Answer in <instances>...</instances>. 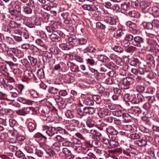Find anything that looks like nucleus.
I'll return each instance as SVG.
<instances>
[{
    "instance_id": "1",
    "label": "nucleus",
    "mask_w": 159,
    "mask_h": 159,
    "mask_svg": "<svg viewBox=\"0 0 159 159\" xmlns=\"http://www.w3.org/2000/svg\"><path fill=\"white\" fill-rule=\"evenodd\" d=\"M134 80L132 77H127L121 80L118 86L122 89H129L130 85L134 84Z\"/></svg>"
},
{
    "instance_id": "2",
    "label": "nucleus",
    "mask_w": 159,
    "mask_h": 159,
    "mask_svg": "<svg viewBox=\"0 0 159 159\" xmlns=\"http://www.w3.org/2000/svg\"><path fill=\"white\" fill-rule=\"evenodd\" d=\"M27 5V6H24L23 7V11L25 14H30L32 13V10L30 7L33 8L34 11H37L39 9L38 5L35 3L33 0H30Z\"/></svg>"
},
{
    "instance_id": "3",
    "label": "nucleus",
    "mask_w": 159,
    "mask_h": 159,
    "mask_svg": "<svg viewBox=\"0 0 159 159\" xmlns=\"http://www.w3.org/2000/svg\"><path fill=\"white\" fill-rule=\"evenodd\" d=\"M129 100L132 104H137L142 102L144 99V97L140 93L132 94Z\"/></svg>"
},
{
    "instance_id": "4",
    "label": "nucleus",
    "mask_w": 159,
    "mask_h": 159,
    "mask_svg": "<svg viewBox=\"0 0 159 159\" xmlns=\"http://www.w3.org/2000/svg\"><path fill=\"white\" fill-rule=\"evenodd\" d=\"M4 87L6 89L8 90H11V91L10 92V93L8 94L9 97H11V98H16L18 96V94L17 93L18 92L17 89H15V91H14L13 90L14 89H13V86L11 83L10 82H7L6 84H5L4 85Z\"/></svg>"
},
{
    "instance_id": "5",
    "label": "nucleus",
    "mask_w": 159,
    "mask_h": 159,
    "mask_svg": "<svg viewBox=\"0 0 159 159\" xmlns=\"http://www.w3.org/2000/svg\"><path fill=\"white\" fill-rule=\"evenodd\" d=\"M144 39L142 37L137 36L134 37V40L131 42V44L137 47H144Z\"/></svg>"
},
{
    "instance_id": "6",
    "label": "nucleus",
    "mask_w": 159,
    "mask_h": 159,
    "mask_svg": "<svg viewBox=\"0 0 159 159\" xmlns=\"http://www.w3.org/2000/svg\"><path fill=\"white\" fill-rule=\"evenodd\" d=\"M42 130L49 136H52L57 133V129L52 126L49 127L47 125H43Z\"/></svg>"
},
{
    "instance_id": "7",
    "label": "nucleus",
    "mask_w": 159,
    "mask_h": 159,
    "mask_svg": "<svg viewBox=\"0 0 159 159\" xmlns=\"http://www.w3.org/2000/svg\"><path fill=\"white\" fill-rule=\"evenodd\" d=\"M70 11H63L61 13V16L64 20V22L65 24H71L72 21L70 18Z\"/></svg>"
},
{
    "instance_id": "8",
    "label": "nucleus",
    "mask_w": 159,
    "mask_h": 159,
    "mask_svg": "<svg viewBox=\"0 0 159 159\" xmlns=\"http://www.w3.org/2000/svg\"><path fill=\"white\" fill-rule=\"evenodd\" d=\"M59 26L58 22L54 20H52L49 25L46 27V30L50 33L53 31H56L55 30L58 28Z\"/></svg>"
},
{
    "instance_id": "9",
    "label": "nucleus",
    "mask_w": 159,
    "mask_h": 159,
    "mask_svg": "<svg viewBox=\"0 0 159 159\" xmlns=\"http://www.w3.org/2000/svg\"><path fill=\"white\" fill-rule=\"evenodd\" d=\"M34 76V74L32 72L28 70H26L24 71V76L22 78V81L26 82L27 83H29L30 80L32 79Z\"/></svg>"
},
{
    "instance_id": "10",
    "label": "nucleus",
    "mask_w": 159,
    "mask_h": 159,
    "mask_svg": "<svg viewBox=\"0 0 159 159\" xmlns=\"http://www.w3.org/2000/svg\"><path fill=\"white\" fill-rule=\"evenodd\" d=\"M127 26L130 29L132 33L134 34H136L138 32L137 29V27L136 24L130 21H127L126 23Z\"/></svg>"
},
{
    "instance_id": "11",
    "label": "nucleus",
    "mask_w": 159,
    "mask_h": 159,
    "mask_svg": "<svg viewBox=\"0 0 159 159\" xmlns=\"http://www.w3.org/2000/svg\"><path fill=\"white\" fill-rule=\"evenodd\" d=\"M125 31L124 30L119 28L114 33L113 36L116 39H120L125 35Z\"/></svg>"
},
{
    "instance_id": "12",
    "label": "nucleus",
    "mask_w": 159,
    "mask_h": 159,
    "mask_svg": "<svg viewBox=\"0 0 159 159\" xmlns=\"http://www.w3.org/2000/svg\"><path fill=\"white\" fill-rule=\"evenodd\" d=\"M66 65L70 70L73 72H78L80 71L78 66L73 62L67 61Z\"/></svg>"
},
{
    "instance_id": "13",
    "label": "nucleus",
    "mask_w": 159,
    "mask_h": 159,
    "mask_svg": "<svg viewBox=\"0 0 159 159\" xmlns=\"http://www.w3.org/2000/svg\"><path fill=\"white\" fill-rule=\"evenodd\" d=\"M79 38L75 36H70L68 37V41L70 45L74 46L79 45Z\"/></svg>"
},
{
    "instance_id": "14",
    "label": "nucleus",
    "mask_w": 159,
    "mask_h": 159,
    "mask_svg": "<svg viewBox=\"0 0 159 159\" xmlns=\"http://www.w3.org/2000/svg\"><path fill=\"white\" fill-rule=\"evenodd\" d=\"M34 137L36 138L39 139V140L42 141V142L39 143L40 146L41 147H42L45 144V143L47 139V138L46 136L40 133H37L35 134Z\"/></svg>"
},
{
    "instance_id": "15",
    "label": "nucleus",
    "mask_w": 159,
    "mask_h": 159,
    "mask_svg": "<svg viewBox=\"0 0 159 159\" xmlns=\"http://www.w3.org/2000/svg\"><path fill=\"white\" fill-rule=\"evenodd\" d=\"M31 108H32L31 107H23L21 109L18 111H17V113L20 116H25L30 113L31 111Z\"/></svg>"
},
{
    "instance_id": "16",
    "label": "nucleus",
    "mask_w": 159,
    "mask_h": 159,
    "mask_svg": "<svg viewBox=\"0 0 159 159\" xmlns=\"http://www.w3.org/2000/svg\"><path fill=\"white\" fill-rule=\"evenodd\" d=\"M141 108L138 107H132L129 110V113L138 116L142 112Z\"/></svg>"
},
{
    "instance_id": "17",
    "label": "nucleus",
    "mask_w": 159,
    "mask_h": 159,
    "mask_svg": "<svg viewBox=\"0 0 159 159\" xmlns=\"http://www.w3.org/2000/svg\"><path fill=\"white\" fill-rule=\"evenodd\" d=\"M131 3L129 0H125L121 4V11L124 12L128 10L129 9V6Z\"/></svg>"
},
{
    "instance_id": "18",
    "label": "nucleus",
    "mask_w": 159,
    "mask_h": 159,
    "mask_svg": "<svg viewBox=\"0 0 159 159\" xmlns=\"http://www.w3.org/2000/svg\"><path fill=\"white\" fill-rule=\"evenodd\" d=\"M140 6L143 10H148L150 9L151 3L147 1H143L140 3Z\"/></svg>"
},
{
    "instance_id": "19",
    "label": "nucleus",
    "mask_w": 159,
    "mask_h": 159,
    "mask_svg": "<svg viewBox=\"0 0 159 159\" xmlns=\"http://www.w3.org/2000/svg\"><path fill=\"white\" fill-rule=\"evenodd\" d=\"M104 21L108 24L111 25H115L116 23V20L111 16H106L104 18Z\"/></svg>"
},
{
    "instance_id": "20",
    "label": "nucleus",
    "mask_w": 159,
    "mask_h": 159,
    "mask_svg": "<svg viewBox=\"0 0 159 159\" xmlns=\"http://www.w3.org/2000/svg\"><path fill=\"white\" fill-rule=\"evenodd\" d=\"M52 149L55 150L57 152H59L61 150V144L60 143L58 142H53L52 141L50 142Z\"/></svg>"
},
{
    "instance_id": "21",
    "label": "nucleus",
    "mask_w": 159,
    "mask_h": 159,
    "mask_svg": "<svg viewBox=\"0 0 159 159\" xmlns=\"http://www.w3.org/2000/svg\"><path fill=\"white\" fill-rule=\"evenodd\" d=\"M70 141L72 148H74L77 147L78 145H81L82 141L76 138H73L70 139Z\"/></svg>"
},
{
    "instance_id": "22",
    "label": "nucleus",
    "mask_w": 159,
    "mask_h": 159,
    "mask_svg": "<svg viewBox=\"0 0 159 159\" xmlns=\"http://www.w3.org/2000/svg\"><path fill=\"white\" fill-rule=\"evenodd\" d=\"M12 113V111L10 109H2L0 110V116L6 117L7 116L10 115Z\"/></svg>"
},
{
    "instance_id": "23",
    "label": "nucleus",
    "mask_w": 159,
    "mask_h": 159,
    "mask_svg": "<svg viewBox=\"0 0 159 159\" xmlns=\"http://www.w3.org/2000/svg\"><path fill=\"white\" fill-rule=\"evenodd\" d=\"M147 144V142L145 139H141L135 141L134 142V146L136 147H142L145 146Z\"/></svg>"
},
{
    "instance_id": "24",
    "label": "nucleus",
    "mask_w": 159,
    "mask_h": 159,
    "mask_svg": "<svg viewBox=\"0 0 159 159\" xmlns=\"http://www.w3.org/2000/svg\"><path fill=\"white\" fill-rule=\"evenodd\" d=\"M83 8L85 10L91 11H97L98 8L95 6L90 4H85L82 6Z\"/></svg>"
},
{
    "instance_id": "25",
    "label": "nucleus",
    "mask_w": 159,
    "mask_h": 159,
    "mask_svg": "<svg viewBox=\"0 0 159 159\" xmlns=\"http://www.w3.org/2000/svg\"><path fill=\"white\" fill-rule=\"evenodd\" d=\"M104 103L106 107L110 110H115L116 108V106L115 104L111 103L108 100H105Z\"/></svg>"
},
{
    "instance_id": "26",
    "label": "nucleus",
    "mask_w": 159,
    "mask_h": 159,
    "mask_svg": "<svg viewBox=\"0 0 159 159\" xmlns=\"http://www.w3.org/2000/svg\"><path fill=\"white\" fill-rule=\"evenodd\" d=\"M76 113L77 117L80 119L83 118L85 117L82 107H79L77 108L76 109Z\"/></svg>"
},
{
    "instance_id": "27",
    "label": "nucleus",
    "mask_w": 159,
    "mask_h": 159,
    "mask_svg": "<svg viewBox=\"0 0 159 159\" xmlns=\"http://www.w3.org/2000/svg\"><path fill=\"white\" fill-rule=\"evenodd\" d=\"M55 31L51 32L52 34L50 35V38L52 41L58 42L61 40V38L57 35V33H55Z\"/></svg>"
},
{
    "instance_id": "28",
    "label": "nucleus",
    "mask_w": 159,
    "mask_h": 159,
    "mask_svg": "<svg viewBox=\"0 0 159 159\" xmlns=\"http://www.w3.org/2000/svg\"><path fill=\"white\" fill-rule=\"evenodd\" d=\"M75 159H97L95 155L93 153L89 152L87 153V156L81 157H78Z\"/></svg>"
},
{
    "instance_id": "29",
    "label": "nucleus",
    "mask_w": 159,
    "mask_h": 159,
    "mask_svg": "<svg viewBox=\"0 0 159 159\" xmlns=\"http://www.w3.org/2000/svg\"><path fill=\"white\" fill-rule=\"evenodd\" d=\"M108 111L107 109L104 108H101L98 112V115L101 117H103L108 115Z\"/></svg>"
},
{
    "instance_id": "30",
    "label": "nucleus",
    "mask_w": 159,
    "mask_h": 159,
    "mask_svg": "<svg viewBox=\"0 0 159 159\" xmlns=\"http://www.w3.org/2000/svg\"><path fill=\"white\" fill-rule=\"evenodd\" d=\"M39 111L44 117L45 116L48 115L50 111V109L48 106H44L43 108L42 109H40Z\"/></svg>"
},
{
    "instance_id": "31",
    "label": "nucleus",
    "mask_w": 159,
    "mask_h": 159,
    "mask_svg": "<svg viewBox=\"0 0 159 159\" xmlns=\"http://www.w3.org/2000/svg\"><path fill=\"white\" fill-rule=\"evenodd\" d=\"M106 130L108 133L111 135H116L118 134V131L111 126L107 128Z\"/></svg>"
},
{
    "instance_id": "32",
    "label": "nucleus",
    "mask_w": 159,
    "mask_h": 159,
    "mask_svg": "<svg viewBox=\"0 0 159 159\" xmlns=\"http://www.w3.org/2000/svg\"><path fill=\"white\" fill-rule=\"evenodd\" d=\"M128 15L132 18H138L140 16V14L136 11H131L128 13Z\"/></svg>"
},
{
    "instance_id": "33",
    "label": "nucleus",
    "mask_w": 159,
    "mask_h": 159,
    "mask_svg": "<svg viewBox=\"0 0 159 159\" xmlns=\"http://www.w3.org/2000/svg\"><path fill=\"white\" fill-rule=\"evenodd\" d=\"M49 51L50 53L54 55L58 54L60 52V50L56 46H53L50 48Z\"/></svg>"
},
{
    "instance_id": "34",
    "label": "nucleus",
    "mask_w": 159,
    "mask_h": 159,
    "mask_svg": "<svg viewBox=\"0 0 159 159\" xmlns=\"http://www.w3.org/2000/svg\"><path fill=\"white\" fill-rule=\"evenodd\" d=\"M74 148L75 149H77L80 152H82L87 154L89 153L88 152V148H86L84 146L78 145L77 147H75Z\"/></svg>"
},
{
    "instance_id": "35",
    "label": "nucleus",
    "mask_w": 159,
    "mask_h": 159,
    "mask_svg": "<svg viewBox=\"0 0 159 159\" xmlns=\"http://www.w3.org/2000/svg\"><path fill=\"white\" fill-rule=\"evenodd\" d=\"M96 49L92 46L89 45L87 46L84 50V53L89 52L94 53L95 52Z\"/></svg>"
},
{
    "instance_id": "36",
    "label": "nucleus",
    "mask_w": 159,
    "mask_h": 159,
    "mask_svg": "<svg viewBox=\"0 0 159 159\" xmlns=\"http://www.w3.org/2000/svg\"><path fill=\"white\" fill-rule=\"evenodd\" d=\"M122 121L124 123H128L130 122V116L127 113H124L122 116Z\"/></svg>"
},
{
    "instance_id": "37",
    "label": "nucleus",
    "mask_w": 159,
    "mask_h": 159,
    "mask_svg": "<svg viewBox=\"0 0 159 159\" xmlns=\"http://www.w3.org/2000/svg\"><path fill=\"white\" fill-rule=\"evenodd\" d=\"M148 43L150 46V48L152 50H154L157 46V42L154 40L149 39L148 41Z\"/></svg>"
},
{
    "instance_id": "38",
    "label": "nucleus",
    "mask_w": 159,
    "mask_h": 159,
    "mask_svg": "<svg viewBox=\"0 0 159 159\" xmlns=\"http://www.w3.org/2000/svg\"><path fill=\"white\" fill-rule=\"evenodd\" d=\"M83 102L84 104L87 105H93L94 104V102L93 100V98H90L88 97L85 99Z\"/></svg>"
},
{
    "instance_id": "39",
    "label": "nucleus",
    "mask_w": 159,
    "mask_h": 159,
    "mask_svg": "<svg viewBox=\"0 0 159 159\" xmlns=\"http://www.w3.org/2000/svg\"><path fill=\"white\" fill-rule=\"evenodd\" d=\"M37 75L39 79H43L45 77L43 70L42 69H39L37 72Z\"/></svg>"
},
{
    "instance_id": "40",
    "label": "nucleus",
    "mask_w": 159,
    "mask_h": 159,
    "mask_svg": "<svg viewBox=\"0 0 159 159\" xmlns=\"http://www.w3.org/2000/svg\"><path fill=\"white\" fill-rule=\"evenodd\" d=\"M36 128V124L32 122H29L28 124V129L30 132L33 131Z\"/></svg>"
},
{
    "instance_id": "41",
    "label": "nucleus",
    "mask_w": 159,
    "mask_h": 159,
    "mask_svg": "<svg viewBox=\"0 0 159 159\" xmlns=\"http://www.w3.org/2000/svg\"><path fill=\"white\" fill-rule=\"evenodd\" d=\"M112 114L115 116L118 117H122L124 113L121 110H117L112 111Z\"/></svg>"
},
{
    "instance_id": "42",
    "label": "nucleus",
    "mask_w": 159,
    "mask_h": 159,
    "mask_svg": "<svg viewBox=\"0 0 159 159\" xmlns=\"http://www.w3.org/2000/svg\"><path fill=\"white\" fill-rule=\"evenodd\" d=\"M57 133L58 132L63 135H67L68 134V132L65 129L59 127L57 128Z\"/></svg>"
},
{
    "instance_id": "43",
    "label": "nucleus",
    "mask_w": 159,
    "mask_h": 159,
    "mask_svg": "<svg viewBox=\"0 0 159 159\" xmlns=\"http://www.w3.org/2000/svg\"><path fill=\"white\" fill-rule=\"evenodd\" d=\"M8 50V48L7 46L2 42H1L0 45V52H5Z\"/></svg>"
},
{
    "instance_id": "44",
    "label": "nucleus",
    "mask_w": 159,
    "mask_h": 159,
    "mask_svg": "<svg viewBox=\"0 0 159 159\" xmlns=\"http://www.w3.org/2000/svg\"><path fill=\"white\" fill-rule=\"evenodd\" d=\"M65 115L67 118L70 119L73 118L75 116L74 111L69 110L65 111Z\"/></svg>"
},
{
    "instance_id": "45",
    "label": "nucleus",
    "mask_w": 159,
    "mask_h": 159,
    "mask_svg": "<svg viewBox=\"0 0 159 159\" xmlns=\"http://www.w3.org/2000/svg\"><path fill=\"white\" fill-rule=\"evenodd\" d=\"M98 58L99 61L102 62H106L109 60L108 58L104 55H99Z\"/></svg>"
},
{
    "instance_id": "46",
    "label": "nucleus",
    "mask_w": 159,
    "mask_h": 159,
    "mask_svg": "<svg viewBox=\"0 0 159 159\" xmlns=\"http://www.w3.org/2000/svg\"><path fill=\"white\" fill-rule=\"evenodd\" d=\"M138 74H139L140 75H145L147 73H148L149 72V70H147L145 68H143L141 67H139L138 68Z\"/></svg>"
},
{
    "instance_id": "47",
    "label": "nucleus",
    "mask_w": 159,
    "mask_h": 159,
    "mask_svg": "<svg viewBox=\"0 0 159 159\" xmlns=\"http://www.w3.org/2000/svg\"><path fill=\"white\" fill-rule=\"evenodd\" d=\"M146 98H148V103H155V106L157 107H158V106L156 103V100L155 99V97L154 96H148L146 97Z\"/></svg>"
},
{
    "instance_id": "48",
    "label": "nucleus",
    "mask_w": 159,
    "mask_h": 159,
    "mask_svg": "<svg viewBox=\"0 0 159 159\" xmlns=\"http://www.w3.org/2000/svg\"><path fill=\"white\" fill-rule=\"evenodd\" d=\"M68 122L72 126L74 127H77L80 124V121L75 119H72L69 120Z\"/></svg>"
},
{
    "instance_id": "49",
    "label": "nucleus",
    "mask_w": 159,
    "mask_h": 159,
    "mask_svg": "<svg viewBox=\"0 0 159 159\" xmlns=\"http://www.w3.org/2000/svg\"><path fill=\"white\" fill-rule=\"evenodd\" d=\"M143 26L145 29L152 30L153 28L152 23L148 22H144L143 23Z\"/></svg>"
},
{
    "instance_id": "50",
    "label": "nucleus",
    "mask_w": 159,
    "mask_h": 159,
    "mask_svg": "<svg viewBox=\"0 0 159 159\" xmlns=\"http://www.w3.org/2000/svg\"><path fill=\"white\" fill-rule=\"evenodd\" d=\"M58 90L59 89L53 86H49L48 89V92L52 94L57 93Z\"/></svg>"
},
{
    "instance_id": "51",
    "label": "nucleus",
    "mask_w": 159,
    "mask_h": 159,
    "mask_svg": "<svg viewBox=\"0 0 159 159\" xmlns=\"http://www.w3.org/2000/svg\"><path fill=\"white\" fill-rule=\"evenodd\" d=\"M28 58L30 61V64H31L32 66H34L36 65L37 60L36 58L30 56H28Z\"/></svg>"
},
{
    "instance_id": "52",
    "label": "nucleus",
    "mask_w": 159,
    "mask_h": 159,
    "mask_svg": "<svg viewBox=\"0 0 159 159\" xmlns=\"http://www.w3.org/2000/svg\"><path fill=\"white\" fill-rule=\"evenodd\" d=\"M10 66L8 64H7L2 62H0V69L2 70L4 72L6 70H7Z\"/></svg>"
},
{
    "instance_id": "53",
    "label": "nucleus",
    "mask_w": 159,
    "mask_h": 159,
    "mask_svg": "<svg viewBox=\"0 0 159 159\" xmlns=\"http://www.w3.org/2000/svg\"><path fill=\"white\" fill-rule=\"evenodd\" d=\"M150 10L152 11V15L155 17H159V10L155 7L153 8H151Z\"/></svg>"
},
{
    "instance_id": "54",
    "label": "nucleus",
    "mask_w": 159,
    "mask_h": 159,
    "mask_svg": "<svg viewBox=\"0 0 159 159\" xmlns=\"http://www.w3.org/2000/svg\"><path fill=\"white\" fill-rule=\"evenodd\" d=\"M87 126L89 128H92L95 126L94 121L91 119H89L86 121Z\"/></svg>"
},
{
    "instance_id": "55",
    "label": "nucleus",
    "mask_w": 159,
    "mask_h": 159,
    "mask_svg": "<svg viewBox=\"0 0 159 159\" xmlns=\"http://www.w3.org/2000/svg\"><path fill=\"white\" fill-rule=\"evenodd\" d=\"M32 22H33V24L34 25H41V19L39 18H32L31 19Z\"/></svg>"
},
{
    "instance_id": "56",
    "label": "nucleus",
    "mask_w": 159,
    "mask_h": 159,
    "mask_svg": "<svg viewBox=\"0 0 159 159\" xmlns=\"http://www.w3.org/2000/svg\"><path fill=\"white\" fill-rule=\"evenodd\" d=\"M109 144L110 146L113 148H116L119 145L118 142L114 140H109Z\"/></svg>"
},
{
    "instance_id": "57",
    "label": "nucleus",
    "mask_w": 159,
    "mask_h": 159,
    "mask_svg": "<svg viewBox=\"0 0 159 159\" xmlns=\"http://www.w3.org/2000/svg\"><path fill=\"white\" fill-rule=\"evenodd\" d=\"M61 152L66 156H70L71 154L70 150L65 148H63Z\"/></svg>"
},
{
    "instance_id": "58",
    "label": "nucleus",
    "mask_w": 159,
    "mask_h": 159,
    "mask_svg": "<svg viewBox=\"0 0 159 159\" xmlns=\"http://www.w3.org/2000/svg\"><path fill=\"white\" fill-rule=\"evenodd\" d=\"M43 120L46 121L47 123H49L53 121L54 118L51 115H48L44 117Z\"/></svg>"
},
{
    "instance_id": "59",
    "label": "nucleus",
    "mask_w": 159,
    "mask_h": 159,
    "mask_svg": "<svg viewBox=\"0 0 159 159\" xmlns=\"http://www.w3.org/2000/svg\"><path fill=\"white\" fill-rule=\"evenodd\" d=\"M139 130L142 132L145 133H149L152 130L150 129L149 128H148L145 125L141 126L139 128Z\"/></svg>"
},
{
    "instance_id": "60",
    "label": "nucleus",
    "mask_w": 159,
    "mask_h": 159,
    "mask_svg": "<svg viewBox=\"0 0 159 159\" xmlns=\"http://www.w3.org/2000/svg\"><path fill=\"white\" fill-rule=\"evenodd\" d=\"M111 67L110 65H103L100 68V71L103 72L108 71L111 70Z\"/></svg>"
},
{
    "instance_id": "61",
    "label": "nucleus",
    "mask_w": 159,
    "mask_h": 159,
    "mask_svg": "<svg viewBox=\"0 0 159 159\" xmlns=\"http://www.w3.org/2000/svg\"><path fill=\"white\" fill-rule=\"evenodd\" d=\"M129 137L131 139L135 140L139 139L140 138V136L136 133H134L130 134Z\"/></svg>"
},
{
    "instance_id": "62",
    "label": "nucleus",
    "mask_w": 159,
    "mask_h": 159,
    "mask_svg": "<svg viewBox=\"0 0 159 159\" xmlns=\"http://www.w3.org/2000/svg\"><path fill=\"white\" fill-rule=\"evenodd\" d=\"M17 49L15 48H8V50L7 51V53L8 56L10 55H15L16 53V51L17 50Z\"/></svg>"
},
{
    "instance_id": "63",
    "label": "nucleus",
    "mask_w": 159,
    "mask_h": 159,
    "mask_svg": "<svg viewBox=\"0 0 159 159\" xmlns=\"http://www.w3.org/2000/svg\"><path fill=\"white\" fill-rule=\"evenodd\" d=\"M18 101L24 104L27 105H30V101L22 98H20L17 99Z\"/></svg>"
},
{
    "instance_id": "64",
    "label": "nucleus",
    "mask_w": 159,
    "mask_h": 159,
    "mask_svg": "<svg viewBox=\"0 0 159 159\" xmlns=\"http://www.w3.org/2000/svg\"><path fill=\"white\" fill-rule=\"evenodd\" d=\"M86 63L88 65L93 66L95 64V61L92 58L86 59Z\"/></svg>"
}]
</instances>
